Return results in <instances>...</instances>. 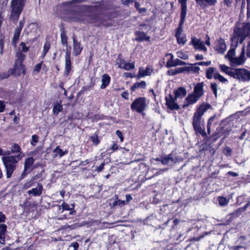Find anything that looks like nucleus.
Masks as SVG:
<instances>
[{
	"label": "nucleus",
	"mask_w": 250,
	"mask_h": 250,
	"mask_svg": "<svg viewBox=\"0 0 250 250\" xmlns=\"http://www.w3.org/2000/svg\"><path fill=\"white\" fill-rule=\"evenodd\" d=\"M118 206L122 207L125 205V201L124 200H119L117 198Z\"/></svg>",
	"instance_id": "nucleus-62"
},
{
	"label": "nucleus",
	"mask_w": 250,
	"mask_h": 250,
	"mask_svg": "<svg viewBox=\"0 0 250 250\" xmlns=\"http://www.w3.org/2000/svg\"><path fill=\"white\" fill-rule=\"evenodd\" d=\"M146 86V83L145 81H141V82H137L134 83V84L131 87V90L132 91H135L136 89L140 88H145Z\"/></svg>",
	"instance_id": "nucleus-30"
},
{
	"label": "nucleus",
	"mask_w": 250,
	"mask_h": 250,
	"mask_svg": "<svg viewBox=\"0 0 250 250\" xmlns=\"http://www.w3.org/2000/svg\"><path fill=\"white\" fill-rule=\"evenodd\" d=\"M24 24V20H23L19 22V26L17 28H16L15 30L13 40H12V45L14 46H16L17 45V43L20 37L22 27H23Z\"/></svg>",
	"instance_id": "nucleus-8"
},
{
	"label": "nucleus",
	"mask_w": 250,
	"mask_h": 250,
	"mask_svg": "<svg viewBox=\"0 0 250 250\" xmlns=\"http://www.w3.org/2000/svg\"><path fill=\"white\" fill-rule=\"evenodd\" d=\"M233 78L243 82L250 81V71L244 68H236Z\"/></svg>",
	"instance_id": "nucleus-4"
},
{
	"label": "nucleus",
	"mask_w": 250,
	"mask_h": 250,
	"mask_svg": "<svg viewBox=\"0 0 250 250\" xmlns=\"http://www.w3.org/2000/svg\"><path fill=\"white\" fill-rule=\"evenodd\" d=\"M171 155L169 154L168 155L167 157H165L164 158H163L162 160V163L165 165V164H167L169 161L171 160Z\"/></svg>",
	"instance_id": "nucleus-53"
},
{
	"label": "nucleus",
	"mask_w": 250,
	"mask_h": 250,
	"mask_svg": "<svg viewBox=\"0 0 250 250\" xmlns=\"http://www.w3.org/2000/svg\"><path fill=\"white\" fill-rule=\"evenodd\" d=\"M90 140L95 145H98L100 143L97 135H94L90 137Z\"/></svg>",
	"instance_id": "nucleus-49"
},
{
	"label": "nucleus",
	"mask_w": 250,
	"mask_h": 250,
	"mask_svg": "<svg viewBox=\"0 0 250 250\" xmlns=\"http://www.w3.org/2000/svg\"><path fill=\"white\" fill-rule=\"evenodd\" d=\"M193 127L197 132H198L203 136L206 135V133L205 131V129L202 128L201 125L194 126H193Z\"/></svg>",
	"instance_id": "nucleus-42"
},
{
	"label": "nucleus",
	"mask_w": 250,
	"mask_h": 250,
	"mask_svg": "<svg viewBox=\"0 0 250 250\" xmlns=\"http://www.w3.org/2000/svg\"><path fill=\"white\" fill-rule=\"evenodd\" d=\"M34 160L32 157H29L25 159L24 161V172L28 170L34 164Z\"/></svg>",
	"instance_id": "nucleus-29"
},
{
	"label": "nucleus",
	"mask_w": 250,
	"mask_h": 250,
	"mask_svg": "<svg viewBox=\"0 0 250 250\" xmlns=\"http://www.w3.org/2000/svg\"><path fill=\"white\" fill-rule=\"evenodd\" d=\"M72 208H70V206L68 204L66 203L64 201H63L62 204L59 206V208H62L63 210H70L74 209V205H72Z\"/></svg>",
	"instance_id": "nucleus-37"
},
{
	"label": "nucleus",
	"mask_w": 250,
	"mask_h": 250,
	"mask_svg": "<svg viewBox=\"0 0 250 250\" xmlns=\"http://www.w3.org/2000/svg\"><path fill=\"white\" fill-rule=\"evenodd\" d=\"M140 29L141 30H145L147 29V27H148V25L145 24H142L140 25Z\"/></svg>",
	"instance_id": "nucleus-61"
},
{
	"label": "nucleus",
	"mask_w": 250,
	"mask_h": 250,
	"mask_svg": "<svg viewBox=\"0 0 250 250\" xmlns=\"http://www.w3.org/2000/svg\"><path fill=\"white\" fill-rule=\"evenodd\" d=\"M62 107L60 104L56 103L54 106L53 108V112L54 115H58V114L62 110Z\"/></svg>",
	"instance_id": "nucleus-40"
},
{
	"label": "nucleus",
	"mask_w": 250,
	"mask_h": 250,
	"mask_svg": "<svg viewBox=\"0 0 250 250\" xmlns=\"http://www.w3.org/2000/svg\"><path fill=\"white\" fill-rule=\"evenodd\" d=\"M218 201L219 202V205L223 207L227 205L229 202V199H227L226 198L222 196L218 197Z\"/></svg>",
	"instance_id": "nucleus-39"
},
{
	"label": "nucleus",
	"mask_w": 250,
	"mask_h": 250,
	"mask_svg": "<svg viewBox=\"0 0 250 250\" xmlns=\"http://www.w3.org/2000/svg\"><path fill=\"white\" fill-rule=\"evenodd\" d=\"M71 52L70 50H66L65 57V70L64 74L68 76L71 70V62L70 60Z\"/></svg>",
	"instance_id": "nucleus-9"
},
{
	"label": "nucleus",
	"mask_w": 250,
	"mask_h": 250,
	"mask_svg": "<svg viewBox=\"0 0 250 250\" xmlns=\"http://www.w3.org/2000/svg\"><path fill=\"white\" fill-rule=\"evenodd\" d=\"M192 93L200 98L203 94V83H199L196 84Z\"/></svg>",
	"instance_id": "nucleus-19"
},
{
	"label": "nucleus",
	"mask_w": 250,
	"mask_h": 250,
	"mask_svg": "<svg viewBox=\"0 0 250 250\" xmlns=\"http://www.w3.org/2000/svg\"><path fill=\"white\" fill-rule=\"evenodd\" d=\"M247 16L250 17V0H247Z\"/></svg>",
	"instance_id": "nucleus-59"
},
{
	"label": "nucleus",
	"mask_w": 250,
	"mask_h": 250,
	"mask_svg": "<svg viewBox=\"0 0 250 250\" xmlns=\"http://www.w3.org/2000/svg\"><path fill=\"white\" fill-rule=\"evenodd\" d=\"M136 36L135 40L139 42L149 41L150 37L146 36V34L143 32L136 31L135 33Z\"/></svg>",
	"instance_id": "nucleus-22"
},
{
	"label": "nucleus",
	"mask_w": 250,
	"mask_h": 250,
	"mask_svg": "<svg viewBox=\"0 0 250 250\" xmlns=\"http://www.w3.org/2000/svg\"><path fill=\"white\" fill-rule=\"evenodd\" d=\"M29 49V46H27L26 43L24 42H21L19 48L18 49L17 51H20L21 53H26L28 51Z\"/></svg>",
	"instance_id": "nucleus-33"
},
{
	"label": "nucleus",
	"mask_w": 250,
	"mask_h": 250,
	"mask_svg": "<svg viewBox=\"0 0 250 250\" xmlns=\"http://www.w3.org/2000/svg\"><path fill=\"white\" fill-rule=\"evenodd\" d=\"M187 0H179V3L181 5L180 25L183 24L187 15Z\"/></svg>",
	"instance_id": "nucleus-13"
},
{
	"label": "nucleus",
	"mask_w": 250,
	"mask_h": 250,
	"mask_svg": "<svg viewBox=\"0 0 250 250\" xmlns=\"http://www.w3.org/2000/svg\"><path fill=\"white\" fill-rule=\"evenodd\" d=\"M80 226L77 225L76 224H74L72 225H65L64 227V229H71L77 228L78 227Z\"/></svg>",
	"instance_id": "nucleus-55"
},
{
	"label": "nucleus",
	"mask_w": 250,
	"mask_h": 250,
	"mask_svg": "<svg viewBox=\"0 0 250 250\" xmlns=\"http://www.w3.org/2000/svg\"><path fill=\"white\" fill-rule=\"evenodd\" d=\"M227 46L223 39H219L215 42L214 49L218 53L223 54Z\"/></svg>",
	"instance_id": "nucleus-10"
},
{
	"label": "nucleus",
	"mask_w": 250,
	"mask_h": 250,
	"mask_svg": "<svg viewBox=\"0 0 250 250\" xmlns=\"http://www.w3.org/2000/svg\"><path fill=\"white\" fill-rule=\"evenodd\" d=\"M215 73V69L213 67H209L206 72V76L208 79H211L213 77H214Z\"/></svg>",
	"instance_id": "nucleus-34"
},
{
	"label": "nucleus",
	"mask_w": 250,
	"mask_h": 250,
	"mask_svg": "<svg viewBox=\"0 0 250 250\" xmlns=\"http://www.w3.org/2000/svg\"><path fill=\"white\" fill-rule=\"evenodd\" d=\"M166 93L167 95L166 96V104L168 109L172 110V95L171 94L170 84H168V86L167 87Z\"/></svg>",
	"instance_id": "nucleus-18"
},
{
	"label": "nucleus",
	"mask_w": 250,
	"mask_h": 250,
	"mask_svg": "<svg viewBox=\"0 0 250 250\" xmlns=\"http://www.w3.org/2000/svg\"><path fill=\"white\" fill-rule=\"evenodd\" d=\"M199 65H205V66H208L210 64H211V62L210 61H207V62H200L197 63Z\"/></svg>",
	"instance_id": "nucleus-56"
},
{
	"label": "nucleus",
	"mask_w": 250,
	"mask_h": 250,
	"mask_svg": "<svg viewBox=\"0 0 250 250\" xmlns=\"http://www.w3.org/2000/svg\"><path fill=\"white\" fill-rule=\"evenodd\" d=\"M118 146L116 144L114 143V142H113L112 145L111 147L112 152H114V151H116V150L118 149Z\"/></svg>",
	"instance_id": "nucleus-60"
},
{
	"label": "nucleus",
	"mask_w": 250,
	"mask_h": 250,
	"mask_svg": "<svg viewBox=\"0 0 250 250\" xmlns=\"http://www.w3.org/2000/svg\"><path fill=\"white\" fill-rule=\"evenodd\" d=\"M50 48V44L48 42H46L44 43V46H43V49L42 50V52L47 53L49 50Z\"/></svg>",
	"instance_id": "nucleus-52"
},
{
	"label": "nucleus",
	"mask_w": 250,
	"mask_h": 250,
	"mask_svg": "<svg viewBox=\"0 0 250 250\" xmlns=\"http://www.w3.org/2000/svg\"><path fill=\"white\" fill-rule=\"evenodd\" d=\"M11 152L13 153H18L21 151V147L17 144H14L11 146Z\"/></svg>",
	"instance_id": "nucleus-43"
},
{
	"label": "nucleus",
	"mask_w": 250,
	"mask_h": 250,
	"mask_svg": "<svg viewBox=\"0 0 250 250\" xmlns=\"http://www.w3.org/2000/svg\"><path fill=\"white\" fill-rule=\"evenodd\" d=\"M219 67L222 72L230 76V77H233L235 68H233L226 65L222 64H219Z\"/></svg>",
	"instance_id": "nucleus-17"
},
{
	"label": "nucleus",
	"mask_w": 250,
	"mask_h": 250,
	"mask_svg": "<svg viewBox=\"0 0 250 250\" xmlns=\"http://www.w3.org/2000/svg\"><path fill=\"white\" fill-rule=\"evenodd\" d=\"M201 6L206 7L215 5L216 0H195Z\"/></svg>",
	"instance_id": "nucleus-23"
},
{
	"label": "nucleus",
	"mask_w": 250,
	"mask_h": 250,
	"mask_svg": "<svg viewBox=\"0 0 250 250\" xmlns=\"http://www.w3.org/2000/svg\"><path fill=\"white\" fill-rule=\"evenodd\" d=\"M5 41V37L1 35L0 36V54L2 55L3 53V48H4V42Z\"/></svg>",
	"instance_id": "nucleus-44"
},
{
	"label": "nucleus",
	"mask_w": 250,
	"mask_h": 250,
	"mask_svg": "<svg viewBox=\"0 0 250 250\" xmlns=\"http://www.w3.org/2000/svg\"><path fill=\"white\" fill-rule=\"evenodd\" d=\"M189 70V68L187 67L176 68L174 70H173V75L176 74L178 73H181L185 71H188Z\"/></svg>",
	"instance_id": "nucleus-41"
},
{
	"label": "nucleus",
	"mask_w": 250,
	"mask_h": 250,
	"mask_svg": "<svg viewBox=\"0 0 250 250\" xmlns=\"http://www.w3.org/2000/svg\"><path fill=\"white\" fill-rule=\"evenodd\" d=\"M16 59L15 62L14 67L11 70V74L14 76H20L21 74L25 75L26 69L23 61L26 58V55L20 51L16 53Z\"/></svg>",
	"instance_id": "nucleus-2"
},
{
	"label": "nucleus",
	"mask_w": 250,
	"mask_h": 250,
	"mask_svg": "<svg viewBox=\"0 0 250 250\" xmlns=\"http://www.w3.org/2000/svg\"><path fill=\"white\" fill-rule=\"evenodd\" d=\"M120 62L119 63V67L123 68L126 70H130L133 69L135 67V64L134 62H126L124 61L120 60Z\"/></svg>",
	"instance_id": "nucleus-20"
},
{
	"label": "nucleus",
	"mask_w": 250,
	"mask_h": 250,
	"mask_svg": "<svg viewBox=\"0 0 250 250\" xmlns=\"http://www.w3.org/2000/svg\"><path fill=\"white\" fill-rule=\"evenodd\" d=\"M26 0H12L11 2V13L10 19L16 23L24 7Z\"/></svg>",
	"instance_id": "nucleus-3"
},
{
	"label": "nucleus",
	"mask_w": 250,
	"mask_h": 250,
	"mask_svg": "<svg viewBox=\"0 0 250 250\" xmlns=\"http://www.w3.org/2000/svg\"><path fill=\"white\" fill-rule=\"evenodd\" d=\"M121 96L122 98H124L125 99L128 100L129 99V93L127 91L123 92L121 94Z\"/></svg>",
	"instance_id": "nucleus-58"
},
{
	"label": "nucleus",
	"mask_w": 250,
	"mask_h": 250,
	"mask_svg": "<svg viewBox=\"0 0 250 250\" xmlns=\"http://www.w3.org/2000/svg\"><path fill=\"white\" fill-rule=\"evenodd\" d=\"M43 187L41 183H38L37 186L35 188H32L27 191V193L28 195H32L34 196H39L42 193Z\"/></svg>",
	"instance_id": "nucleus-14"
},
{
	"label": "nucleus",
	"mask_w": 250,
	"mask_h": 250,
	"mask_svg": "<svg viewBox=\"0 0 250 250\" xmlns=\"http://www.w3.org/2000/svg\"><path fill=\"white\" fill-rule=\"evenodd\" d=\"M39 137L36 135H33L32 136V140L31 142V145L33 146H35L36 143L38 142Z\"/></svg>",
	"instance_id": "nucleus-50"
},
{
	"label": "nucleus",
	"mask_w": 250,
	"mask_h": 250,
	"mask_svg": "<svg viewBox=\"0 0 250 250\" xmlns=\"http://www.w3.org/2000/svg\"><path fill=\"white\" fill-rule=\"evenodd\" d=\"M215 118V115L210 117L209 120H208V125H211L212 123V122L214 121Z\"/></svg>",
	"instance_id": "nucleus-64"
},
{
	"label": "nucleus",
	"mask_w": 250,
	"mask_h": 250,
	"mask_svg": "<svg viewBox=\"0 0 250 250\" xmlns=\"http://www.w3.org/2000/svg\"><path fill=\"white\" fill-rule=\"evenodd\" d=\"M61 42L65 46H67V37L64 31H62L61 33Z\"/></svg>",
	"instance_id": "nucleus-36"
},
{
	"label": "nucleus",
	"mask_w": 250,
	"mask_h": 250,
	"mask_svg": "<svg viewBox=\"0 0 250 250\" xmlns=\"http://www.w3.org/2000/svg\"><path fill=\"white\" fill-rule=\"evenodd\" d=\"M101 81V88L104 89L109 84L110 78L108 75L104 74L102 76Z\"/></svg>",
	"instance_id": "nucleus-28"
},
{
	"label": "nucleus",
	"mask_w": 250,
	"mask_h": 250,
	"mask_svg": "<svg viewBox=\"0 0 250 250\" xmlns=\"http://www.w3.org/2000/svg\"><path fill=\"white\" fill-rule=\"evenodd\" d=\"M53 152L54 154V157H57L59 156L60 158L62 157L63 155L67 154L68 152L67 150H65L63 151L59 146H57L56 147L55 149L53 150Z\"/></svg>",
	"instance_id": "nucleus-27"
},
{
	"label": "nucleus",
	"mask_w": 250,
	"mask_h": 250,
	"mask_svg": "<svg viewBox=\"0 0 250 250\" xmlns=\"http://www.w3.org/2000/svg\"><path fill=\"white\" fill-rule=\"evenodd\" d=\"M186 63L182 61L179 60H176L174 61H173V65H184Z\"/></svg>",
	"instance_id": "nucleus-54"
},
{
	"label": "nucleus",
	"mask_w": 250,
	"mask_h": 250,
	"mask_svg": "<svg viewBox=\"0 0 250 250\" xmlns=\"http://www.w3.org/2000/svg\"><path fill=\"white\" fill-rule=\"evenodd\" d=\"M23 154L19 153L16 156H3L2 161L6 171V176L10 178L15 170L18 162L22 159Z\"/></svg>",
	"instance_id": "nucleus-1"
},
{
	"label": "nucleus",
	"mask_w": 250,
	"mask_h": 250,
	"mask_svg": "<svg viewBox=\"0 0 250 250\" xmlns=\"http://www.w3.org/2000/svg\"><path fill=\"white\" fill-rule=\"evenodd\" d=\"M73 54L74 56H77L81 53L83 49V47L82 46L80 42H78L74 37L73 38Z\"/></svg>",
	"instance_id": "nucleus-16"
},
{
	"label": "nucleus",
	"mask_w": 250,
	"mask_h": 250,
	"mask_svg": "<svg viewBox=\"0 0 250 250\" xmlns=\"http://www.w3.org/2000/svg\"><path fill=\"white\" fill-rule=\"evenodd\" d=\"M164 60L167 61V67L169 68L172 66V54H167L164 58Z\"/></svg>",
	"instance_id": "nucleus-38"
},
{
	"label": "nucleus",
	"mask_w": 250,
	"mask_h": 250,
	"mask_svg": "<svg viewBox=\"0 0 250 250\" xmlns=\"http://www.w3.org/2000/svg\"><path fill=\"white\" fill-rule=\"evenodd\" d=\"M231 48L229 50L227 54L225 56V58L228 59L229 62L235 56L236 53L235 50L237 47H235L233 44L232 37L231 38Z\"/></svg>",
	"instance_id": "nucleus-21"
},
{
	"label": "nucleus",
	"mask_w": 250,
	"mask_h": 250,
	"mask_svg": "<svg viewBox=\"0 0 250 250\" xmlns=\"http://www.w3.org/2000/svg\"><path fill=\"white\" fill-rule=\"evenodd\" d=\"M152 71V69H151L149 67H147L145 69L141 68L139 70L138 78H140L149 75L151 73Z\"/></svg>",
	"instance_id": "nucleus-24"
},
{
	"label": "nucleus",
	"mask_w": 250,
	"mask_h": 250,
	"mask_svg": "<svg viewBox=\"0 0 250 250\" xmlns=\"http://www.w3.org/2000/svg\"><path fill=\"white\" fill-rule=\"evenodd\" d=\"M174 94V99L173 98V110H177L180 108V105L176 103L175 101L184 98L187 94V91L184 87H180L175 90Z\"/></svg>",
	"instance_id": "nucleus-6"
},
{
	"label": "nucleus",
	"mask_w": 250,
	"mask_h": 250,
	"mask_svg": "<svg viewBox=\"0 0 250 250\" xmlns=\"http://www.w3.org/2000/svg\"><path fill=\"white\" fill-rule=\"evenodd\" d=\"M7 227L5 225H0V243L5 244V236Z\"/></svg>",
	"instance_id": "nucleus-26"
},
{
	"label": "nucleus",
	"mask_w": 250,
	"mask_h": 250,
	"mask_svg": "<svg viewBox=\"0 0 250 250\" xmlns=\"http://www.w3.org/2000/svg\"><path fill=\"white\" fill-rule=\"evenodd\" d=\"M42 62H41L36 64L34 68V72H35L36 74L38 73L42 68Z\"/></svg>",
	"instance_id": "nucleus-48"
},
{
	"label": "nucleus",
	"mask_w": 250,
	"mask_h": 250,
	"mask_svg": "<svg viewBox=\"0 0 250 250\" xmlns=\"http://www.w3.org/2000/svg\"><path fill=\"white\" fill-rule=\"evenodd\" d=\"M191 43L193 45L194 48L196 49L205 52L207 51V49L205 46L204 42L196 37H193L192 38Z\"/></svg>",
	"instance_id": "nucleus-12"
},
{
	"label": "nucleus",
	"mask_w": 250,
	"mask_h": 250,
	"mask_svg": "<svg viewBox=\"0 0 250 250\" xmlns=\"http://www.w3.org/2000/svg\"><path fill=\"white\" fill-rule=\"evenodd\" d=\"M182 24H183L180 25V22L179 23V26L176 32L175 36L177 38L178 43L180 44L183 45L186 43L187 39L185 35L182 33Z\"/></svg>",
	"instance_id": "nucleus-11"
},
{
	"label": "nucleus",
	"mask_w": 250,
	"mask_h": 250,
	"mask_svg": "<svg viewBox=\"0 0 250 250\" xmlns=\"http://www.w3.org/2000/svg\"><path fill=\"white\" fill-rule=\"evenodd\" d=\"M146 99L144 97L137 98L131 105V108L138 112L142 113L146 109Z\"/></svg>",
	"instance_id": "nucleus-5"
},
{
	"label": "nucleus",
	"mask_w": 250,
	"mask_h": 250,
	"mask_svg": "<svg viewBox=\"0 0 250 250\" xmlns=\"http://www.w3.org/2000/svg\"><path fill=\"white\" fill-rule=\"evenodd\" d=\"M177 54L178 57L182 59L187 60L188 58V55L186 53L182 52L181 51H178L177 52Z\"/></svg>",
	"instance_id": "nucleus-47"
},
{
	"label": "nucleus",
	"mask_w": 250,
	"mask_h": 250,
	"mask_svg": "<svg viewBox=\"0 0 250 250\" xmlns=\"http://www.w3.org/2000/svg\"><path fill=\"white\" fill-rule=\"evenodd\" d=\"M202 116L199 115L197 114L196 113H194L193 116V122H192V125L193 126H196L201 125V121L202 119Z\"/></svg>",
	"instance_id": "nucleus-31"
},
{
	"label": "nucleus",
	"mask_w": 250,
	"mask_h": 250,
	"mask_svg": "<svg viewBox=\"0 0 250 250\" xmlns=\"http://www.w3.org/2000/svg\"><path fill=\"white\" fill-rule=\"evenodd\" d=\"M211 89L213 91L215 96H217V85L216 83H211L210 84Z\"/></svg>",
	"instance_id": "nucleus-51"
},
{
	"label": "nucleus",
	"mask_w": 250,
	"mask_h": 250,
	"mask_svg": "<svg viewBox=\"0 0 250 250\" xmlns=\"http://www.w3.org/2000/svg\"><path fill=\"white\" fill-rule=\"evenodd\" d=\"M214 78L216 80H218L219 82L222 83H226L228 82L227 79L218 72H216L214 74Z\"/></svg>",
	"instance_id": "nucleus-35"
},
{
	"label": "nucleus",
	"mask_w": 250,
	"mask_h": 250,
	"mask_svg": "<svg viewBox=\"0 0 250 250\" xmlns=\"http://www.w3.org/2000/svg\"><path fill=\"white\" fill-rule=\"evenodd\" d=\"M246 58L245 56V49L244 47H243L241 55L238 57H234L229 62L230 64L232 66H236V65H243Z\"/></svg>",
	"instance_id": "nucleus-7"
},
{
	"label": "nucleus",
	"mask_w": 250,
	"mask_h": 250,
	"mask_svg": "<svg viewBox=\"0 0 250 250\" xmlns=\"http://www.w3.org/2000/svg\"><path fill=\"white\" fill-rule=\"evenodd\" d=\"M116 134L120 139V141L122 142L124 140V137L122 135V132L120 130H118L116 131Z\"/></svg>",
	"instance_id": "nucleus-57"
},
{
	"label": "nucleus",
	"mask_w": 250,
	"mask_h": 250,
	"mask_svg": "<svg viewBox=\"0 0 250 250\" xmlns=\"http://www.w3.org/2000/svg\"><path fill=\"white\" fill-rule=\"evenodd\" d=\"M37 28V24L35 23H30L28 27L24 29V32H26V34H28L29 31L30 30L36 29Z\"/></svg>",
	"instance_id": "nucleus-45"
},
{
	"label": "nucleus",
	"mask_w": 250,
	"mask_h": 250,
	"mask_svg": "<svg viewBox=\"0 0 250 250\" xmlns=\"http://www.w3.org/2000/svg\"><path fill=\"white\" fill-rule=\"evenodd\" d=\"M35 177H32L30 179H27L23 185V188L24 189H28L32 187L35 183Z\"/></svg>",
	"instance_id": "nucleus-32"
},
{
	"label": "nucleus",
	"mask_w": 250,
	"mask_h": 250,
	"mask_svg": "<svg viewBox=\"0 0 250 250\" xmlns=\"http://www.w3.org/2000/svg\"><path fill=\"white\" fill-rule=\"evenodd\" d=\"M135 0H125L124 1L123 4L125 5H129L130 3H132Z\"/></svg>",
	"instance_id": "nucleus-63"
},
{
	"label": "nucleus",
	"mask_w": 250,
	"mask_h": 250,
	"mask_svg": "<svg viewBox=\"0 0 250 250\" xmlns=\"http://www.w3.org/2000/svg\"><path fill=\"white\" fill-rule=\"evenodd\" d=\"M84 20V17L80 14L76 15L72 19L73 21H82Z\"/></svg>",
	"instance_id": "nucleus-46"
},
{
	"label": "nucleus",
	"mask_w": 250,
	"mask_h": 250,
	"mask_svg": "<svg viewBox=\"0 0 250 250\" xmlns=\"http://www.w3.org/2000/svg\"><path fill=\"white\" fill-rule=\"evenodd\" d=\"M210 107V105L209 104H202L198 107L195 113L202 116L204 113L206 112Z\"/></svg>",
	"instance_id": "nucleus-25"
},
{
	"label": "nucleus",
	"mask_w": 250,
	"mask_h": 250,
	"mask_svg": "<svg viewBox=\"0 0 250 250\" xmlns=\"http://www.w3.org/2000/svg\"><path fill=\"white\" fill-rule=\"evenodd\" d=\"M199 99V98L193 93L189 94L185 99L186 103L182 105L183 107L185 108L190 104H195Z\"/></svg>",
	"instance_id": "nucleus-15"
}]
</instances>
